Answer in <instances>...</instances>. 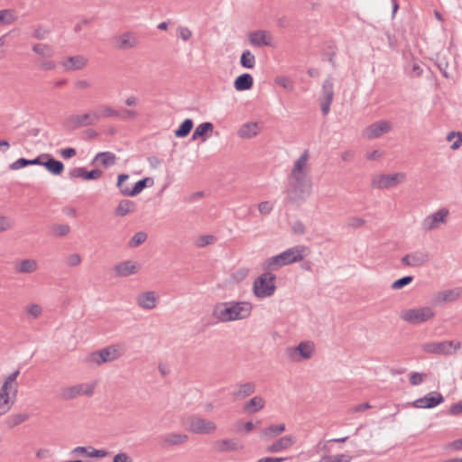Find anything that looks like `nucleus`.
<instances>
[{
  "instance_id": "22",
  "label": "nucleus",
  "mask_w": 462,
  "mask_h": 462,
  "mask_svg": "<svg viewBox=\"0 0 462 462\" xmlns=\"http://www.w3.org/2000/svg\"><path fill=\"white\" fill-rule=\"evenodd\" d=\"M71 456H85L93 458H103L109 455L105 449H97L91 446H78L70 451Z\"/></svg>"
},
{
  "instance_id": "47",
  "label": "nucleus",
  "mask_w": 462,
  "mask_h": 462,
  "mask_svg": "<svg viewBox=\"0 0 462 462\" xmlns=\"http://www.w3.org/2000/svg\"><path fill=\"white\" fill-rule=\"evenodd\" d=\"M216 241L217 238L213 235H203L198 236L194 244L197 247L201 248L209 245H213Z\"/></svg>"
},
{
  "instance_id": "54",
  "label": "nucleus",
  "mask_w": 462,
  "mask_h": 462,
  "mask_svg": "<svg viewBox=\"0 0 462 462\" xmlns=\"http://www.w3.org/2000/svg\"><path fill=\"white\" fill-rule=\"evenodd\" d=\"M412 280H413L412 276H404V277H402L401 279H398L395 282H393L392 283L391 288L393 290H401L404 286L410 284L412 282Z\"/></svg>"
},
{
  "instance_id": "4",
  "label": "nucleus",
  "mask_w": 462,
  "mask_h": 462,
  "mask_svg": "<svg viewBox=\"0 0 462 462\" xmlns=\"http://www.w3.org/2000/svg\"><path fill=\"white\" fill-rule=\"evenodd\" d=\"M20 370H15L7 375L0 388V414H5L14 404L18 393L17 377Z\"/></svg>"
},
{
  "instance_id": "34",
  "label": "nucleus",
  "mask_w": 462,
  "mask_h": 462,
  "mask_svg": "<svg viewBox=\"0 0 462 462\" xmlns=\"http://www.w3.org/2000/svg\"><path fill=\"white\" fill-rule=\"evenodd\" d=\"M261 127L257 122H250L243 125L238 130V136L244 139L252 138L259 134Z\"/></svg>"
},
{
  "instance_id": "52",
  "label": "nucleus",
  "mask_w": 462,
  "mask_h": 462,
  "mask_svg": "<svg viewBox=\"0 0 462 462\" xmlns=\"http://www.w3.org/2000/svg\"><path fill=\"white\" fill-rule=\"evenodd\" d=\"M38 67L41 70L43 71H51L57 68V64L54 60L50 58H45L39 61Z\"/></svg>"
},
{
  "instance_id": "14",
  "label": "nucleus",
  "mask_w": 462,
  "mask_h": 462,
  "mask_svg": "<svg viewBox=\"0 0 462 462\" xmlns=\"http://www.w3.org/2000/svg\"><path fill=\"white\" fill-rule=\"evenodd\" d=\"M310 253V249L303 245H299L293 247H290L287 250L282 252L280 254L285 265H290L297 262H300Z\"/></svg>"
},
{
  "instance_id": "21",
  "label": "nucleus",
  "mask_w": 462,
  "mask_h": 462,
  "mask_svg": "<svg viewBox=\"0 0 462 462\" xmlns=\"http://www.w3.org/2000/svg\"><path fill=\"white\" fill-rule=\"evenodd\" d=\"M139 43V37L136 32L133 31L125 32L116 38L117 48L120 50L134 49L137 47Z\"/></svg>"
},
{
  "instance_id": "43",
  "label": "nucleus",
  "mask_w": 462,
  "mask_h": 462,
  "mask_svg": "<svg viewBox=\"0 0 462 462\" xmlns=\"http://www.w3.org/2000/svg\"><path fill=\"white\" fill-rule=\"evenodd\" d=\"M193 128V121L189 118L185 119L180 127L175 130L174 134L178 138L186 137Z\"/></svg>"
},
{
  "instance_id": "28",
  "label": "nucleus",
  "mask_w": 462,
  "mask_h": 462,
  "mask_svg": "<svg viewBox=\"0 0 462 462\" xmlns=\"http://www.w3.org/2000/svg\"><path fill=\"white\" fill-rule=\"evenodd\" d=\"M97 124L103 118L118 117L119 112L106 104H98L93 108Z\"/></svg>"
},
{
  "instance_id": "9",
  "label": "nucleus",
  "mask_w": 462,
  "mask_h": 462,
  "mask_svg": "<svg viewBox=\"0 0 462 462\" xmlns=\"http://www.w3.org/2000/svg\"><path fill=\"white\" fill-rule=\"evenodd\" d=\"M406 180L404 172L389 174H376L372 177L371 187L377 189H388L394 188Z\"/></svg>"
},
{
  "instance_id": "41",
  "label": "nucleus",
  "mask_w": 462,
  "mask_h": 462,
  "mask_svg": "<svg viewBox=\"0 0 462 462\" xmlns=\"http://www.w3.org/2000/svg\"><path fill=\"white\" fill-rule=\"evenodd\" d=\"M18 16L14 9L0 10V27L14 23Z\"/></svg>"
},
{
  "instance_id": "19",
  "label": "nucleus",
  "mask_w": 462,
  "mask_h": 462,
  "mask_svg": "<svg viewBox=\"0 0 462 462\" xmlns=\"http://www.w3.org/2000/svg\"><path fill=\"white\" fill-rule=\"evenodd\" d=\"M159 295L153 291H143L136 295L135 302L143 310H152L157 307Z\"/></svg>"
},
{
  "instance_id": "7",
  "label": "nucleus",
  "mask_w": 462,
  "mask_h": 462,
  "mask_svg": "<svg viewBox=\"0 0 462 462\" xmlns=\"http://www.w3.org/2000/svg\"><path fill=\"white\" fill-rule=\"evenodd\" d=\"M461 342L455 340L430 341L421 345V350L427 354L452 356L461 348Z\"/></svg>"
},
{
  "instance_id": "3",
  "label": "nucleus",
  "mask_w": 462,
  "mask_h": 462,
  "mask_svg": "<svg viewBox=\"0 0 462 462\" xmlns=\"http://www.w3.org/2000/svg\"><path fill=\"white\" fill-rule=\"evenodd\" d=\"M125 346L121 344H113L97 351L88 353L84 357V363L90 367L101 366L106 363L114 362L125 355Z\"/></svg>"
},
{
  "instance_id": "64",
  "label": "nucleus",
  "mask_w": 462,
  "mask_h": 462,
  "mask_svg": "<svg viewBox=\"0 0 462 462\" xmlns=\"http://www.w3.org/2000/svg\"><path fill=\"white\" fill-rule=\"evenodd\" d=\"M448 413L453 416H457L462 414V401L458 402L457 403L453 404L449 410Z\"/></svg>"
},
{
  "instance_id": "58",
  "label": "nucleus",
  "mask_w": 462,
  "mask_h": 462,
  "mask_svg": "<svg viewBox=\"0 0 462 462\" xmlns=\"http://www.w3.org/2000/svg\"><path fill=\"white\" fill-rule=\"evenodd\" d=\"M177 34L183 42H188L192 36V32L186 26H178Z\"/></svg>"
},
{
  "instance_id": "55",
  "label": "nucleus",
  "mask_w": 462,
  "mask_h": 462,
  "mask_svg": "<svg viewBox=\"0 0 462 462\" xmlns=\"http://www.w3.org/2000/svg\"><path fill=\"white\" fill-rule=\"evenodd\" d=\"M258 210L261 215L267 216L273 210V204L268 200L262 201L258 204Z\"/></svg>"
},
{
  "instance_id": "16",
  "label": "nucleus",
  "mask_w": 462,
  "mask_h": 462,
  "mask_svg": "<svg viewBox=\"0 0 462 462\" xmlns=\"http://www.w3.org/2000/svg\"><path fill=\"white\" fill-rule=\"evenodd\" d=\"M248 42L256 48L274 47L272 32L265 30H256L247 34Z\"/></svg>"
},
{
  "instance_id": "59",
  "label": "nucleus",
  "mask_w": 462,
  "mask_h": 462,
  "mask_svg": "<svg viewBox=\"0 0 462 462\" xmlns=\"http://www.w3.org/2000/svg\"><path fill=\"white\" fill-rule=\"evenodd\" d=\"M70 231V227L65 224L55 225L52 227V232L58 236H64Z\"/></svg>"
},
{
  "instance_id": "61",
  "label": "nucleus",
  "mask_w": 462,
  "mask_h": 462,
  "mask_svg": "<svg viewBox=\"0 0 462 462\" xmlns=\"http://www.w3.org/2000/svg\"><path fill=\"white\" fill-rule=\"evenodd\" d=\"M14 226L13 221L5 216H0V233L11 229Z\"/></svg>"
},
{
  "instance_id": "35",
  "label": "nucleus",
  "mask_w": 462,
  "mask_h": 462,
  "mask_svg": "<svg viewBox=\"0 0 462 462\" xmlns=\"http://www.w3.org/2000/svg\"><path fill=\"white\" fill-rule=\"evenodd\" d=\"M214 125L210 122H205L200 125H199L195 131L192 134L191 139L193 141H196L199 138L202 139V141H206L208 134H211L213 132Z\"/></svg>"
},
{
  "instance_id": "6",
  "label": "nucleus",
  "mask_w": 462,
  "mask_h": 462,
  "mask_svg": "<svg viewBox=\"0 0 462 462\" xmlns=\"http://www.w3.org/2000/svg\"><path fill=\"white\" fill-rule=\"evenodd\" d=\"M276 276L272 273L264 271L258 276L253 284V292L258 299H264L273 296L276 291Z\"/></svg>"
},
{
  "instance_id": "27",
  "label": "nucleus",
  "mask_w": 462,
  "mask_h": 462,
  "mask_svg": "<svg viewBox=\"0 0 462 462\" xmlns=\"http://www.w3.org/2000/svg\"><path fill=\"white\" fill-rule=\"evenodd\" d=\"M296 443V438L292 435H287L275 440L267 448L270 453H278L291 448Z\"/></svg>"
},
{
  "instance_id": "37",
  "label": "nucleus",
  "mask_w": 462,
  "mask_h": 462,
  "mask_svg": "<svg viewBox=\"0 0 462 462\" xmlns=\"http://www.w3.org/2000/svg\"><path fill=\"white\" fill-rule=\"evenodd\" d=\"M136 205L134 201L129 199L121 200L115 208V215L117 217H125L130 213L134 212Z\"/></svg>"
},
{
  "instance_id": "30",
  "label": "nucleus",
  "mask_w": 462,
  "mask_h": 462,
  "mask_svg": "<svg viewBox=\"0 0 462 462\" xmlns=\"http://www.w3.org/2000/svg\"><path fill=\"white\" fill-rule=\"evenodd\" d=\"M154 181L152 178L146 177L135 183L133 189H125L122 190L123 196L134 197L138 195L144 188L152 187Z\"/></svg>"
},
{
  "instance_id": "44",
  "label": "nucleus",
  "mask_w": 462,
  "mask_h": 462,
  "mask_svg": "<svg viewBox=\"0 0 462 462\" xmlns=\"http://www.w3.org/2000/svg\"><path fill=\"white\" fill-rule=\"evenodd\" d=\"M240 64L242 67L245 69H253L255 66V57L254 55L249 51H244L241 58H240Z\"/></svg>"
},
{
  "instance_id": "2",
  "label": "nucleus",
  "mask_w": 462,
  "mask_h": 462,
  "mask_svg": "<svg viewBox=\"0 0 462 462\" xmlns=\"http://www.w3.org/2000/svg\"><path fill=\"white\" fill-rule=\"evenodd\" d=\"M253 306L248 301H223L214 305L212 317L218 322L228 323L250 317Z\"/></svg>"
},
{
  "instance_id": "31",
  "label": "nucleus",
  "mask_w": 462,
  "mask_h": 462,
  "mask_svg": "<svg viewBox=\"0 0 462 462\" xmlns=\"http://www.w3.org/2000/svg\"><path fill=\"white\" fill-rule=\"evenodd\" d=\"M256 390V385L254 382H247L237 385L236 389L233 392V397L237 400H243Z\"/></svg>"
},
{
  "instance_id": "53",
  "label": "nucleus",
  "mask_w": 462,
  "mask_h": 462,
  "mask_svg": "<svg viewBox=\"0 0 462 462\" xmlns=\"http://www.w3.org/2000/svg\"><path fill=\"white\" fill-rule=\"evenodd\" d=\"M365 219L359 217H351L346 221V226L349 228H360L365 225Z\"/></svg>"
},
{
  "instance_id": "17",
  "label": "nucleus",
  "mask_w": 462,
  "mask_h": 462,
  "mask_svg": "<svg viewBox=\"0 0 462 462\" xmlns=\"http://www.w3.org/2000/svg\"><path fill=\"white\" fill-rule=\"evenodd\" d=\"M60 64L67 72L81 70L88 66V59L81 54L67 56L60 60Z\"/></svg>"
},
{
  "instance_id": "48",
  "label": "nucleus",
  "mask_w": 462,
  "mask_h": 462,
  "mask_svg": "<svg viewBox=\"0 0 462 462\" xmlns=\"http://www.w3.org/2000/svg\"><path fill=\"white\" fill-rule=\"evenodd\" d=\"M147 239V234L145 232H137L134 235L131 240L128 243V246L131 248H135L140 245L143 244Z\"/></svg>"
},
{
  "instance_id": "57",
  "label": "nucleus",
  "mask_w": 462,
  "mask_h": 462,
  "mask_svg": "<svg viewBox=\"0 0 462 462\" xmlns=\"http://www.w3.org/2000/svg\"><path fill=\"white\" fill-rule=\"evenodd\" d=\"M275 82L282 88L287 89L288 91L293 90V82L287 77H278L276 78Z\"/></svg>"
},
{
  "instance_id": "49",
  "label": "nucleus",
  "mask_w": 462,
  "mask_h": 462,
  "mask_svg": "<svg viewBox=\"0 0 462 462\" xmlns=\"http://www.w3.org/2000/svg\"><path fill=\"white\" fill-rule=\"evenodd\" d=\"M50 32L51 31L48 27L39 24L33 29L32 37L36 40H45Z\"/></svg>"
},
{
  "instance_id": "60",
  "label": "nucleus",
  "mask_w": 462,
  "mask_h": 462,
  "mask_svg": "<svg viewBox=\"0 0 462 462\" xmlns=\"http://www.w3.org/2000/svg\"><path fill=\"white\" fill-rule=\"evenodd\" d=\"M29 165H31V162H29L28 159L20 158V159L16 160L15 162H14L13 163H11L9 165V168L12 171H17L19 169H22V168H23L25 166H29Z\"/></svg>"
},
{
  "instance_id": "42",
  "label": "nucleus",
  "mask_w": 462,
  "mask_h": 462,
  "mask_svg": "<svg viewBox=\"0 0 462 462\" xmlns=\"http://www.w3.org/2000/svg\"><path fill=\"white\" fill-rule=\"evenodd\" d=\"M32 51L42 58H51L53 55V49L46 43H35L32 46Z\"/></svg>"
},
{
  "instance_id": "46",
  "label": "nucleus",
  "mask_w": 462,
  "mask_h": 462,
  "mask_svg": "<svg viewBox=\"0 0 462 462\" xmlns=\"http://www.w3.org/2000/svg\"><path fill=\"white\" fill-rule=\"evenodd\" d=\"M285 430V424H276V425H270L269 427L265 428L263 431L264 436H267L269 438H273L281 433H282Z\"/></svg>"
},
{
  "instance_id": "36",
  "label": "nucleus",
  "mask_w": 462,
  "mask_h": 462,
  "mask_svg": "<svg viewBox=\"0 0 462 462\" xmlns=\"http://www.w3.org/2000/svg\"><path fill=\"white\" fill-rule=\"evenodd\" d=\"M265 405V401L261 396H254L245 403L243 410L246 413H255L261 411Z\"/></svg>"
},
{
  "instance_id": "8",
  "label": "nucleus",
  "mask_w": 462,
  "mask_h": 462,
  "mask_svg": "<svg viewBox=\"0 0 462 462\" xmlns=\"http://www.w3.org/2000/svg\"><path fill=\"white\" fill-rule=\"evenodd\" d=\"M315 353V344L312 341H301L295 346H289L285 349L286 358L293 363L310 359Z\"/></svg>"
},
{
  "instance_id": "24",
  "label": "nucleus",
  "mask_w": 462,
  "mask_h": 462,
  "mask_svg": "<svg viewBox=\"0 0 462 462\" xmlns=\"http://www.w3.org/2000/svg\"><path fill=\"white\" fill-rule=\"evenodd\" d=\"M189 441V436L185 433L169 432L162 437V445L164 448L184 445Z\"/></svg>"
},
{
  "instance_id": "23",
  "label": "nucleus",
  "mask_w": 462,
  "mask_h": 462,
  "mask_svg": "<svg viewBox=\"0 0 462 462\" xmlns=\"http://www.w3.org/2000/svg\"><path fill=\"white\" fill-rule=\"evenodd\" d=\"M215 450L218 452L239 451L244 448V445L236 439H222L213 443Z\"/></svg>"
},
{
  "instance_id": "62",
  "label": "nucleus",
  "mask_w": 462,
  "mask_h": 462,
  "mask_svg": "<svg viewBox=\"0 0 462 462\" xmlns=\"http://www.w3.org/2000/svg\"><path fill=\"white\" fill-rule=\"evenodd\" d=\"M81 261V256L79 254H71L67 257L66 262L69 266H77Z\"/></svg>"
},
{
  "instance_id": "32",
  "label": "nucleus",
  "mask_w": 462,
  "mask_h": 462,
  "mask_svg": "<svg viewBox=\"0 0 462 462\" xmlns=\"http://www.w3.org/2000/svg\"><path fill=\"white\" fill-rule=\"evenodd\" d=\"M71 178H83L84 180H97L102 176L100 170L95 169L88 171L85 168H74L69 171Z\"/></svg>"
},
{
  "instance_id": "15",
  "label": "nucleus",
  "mask_w": 462,
  "mask_h": 462,
  "mask_svg": "<svg viewBox=\"0 0 462 462\" xmlns=\"http://www.w3.org/2000/svg\"><path fill=\"white\" fill-rule=\"evenodd\" d=\"M392 128L393 125L391 122L387 120H381L365 127L362 134L365 139L373 140L389 133Z\"/></svg>"
},
{
  "instance_id": "40",
  "label": "nucleus",
  "mask_w": 462,
  "mask_h": 462,
  "mask_svg": "<svg viewBox=\"0 0 462 462\" xmlns=\"http://www.w3.org/2000/svg\"><path fill=\"white\" fill-rule=\"evenodd\" d=\"M43 166L53 175H60L64 171L63 163L51 157L50 154H48V158L44 162Z\"/></svg>"
},
{
  "instance_id": "12",
  "label": "nucleus",
  "mask_w": 462,
  "mask_h": 462,
  "mask_svg": "<svg viewBox=\"0 0 462 462\" xmlns=\"http://www.w3.org/2000/svg\"><path fill=\"white\" fill-rule=\"evenodd\" d=\"M96 116L93 109L84 113L71 114L68 116L64 121V126L70 130L81 127L94 126L97 125Z\"/></svg>"
},
{
  "instance_id": "51",
  "label": "nucleus",
  "mask_w": 462,
  "mask_h": 462,
  "mask_svg": "<svg viewBox=\"0 0 462 462\" xmlns=\"http://www.w3.org/2000/svg\"><path fill=\"white\" fill-rule=\"evenodd\" d=\"M352 457L347 454H337L334 457L326 456L322 457L320 462H350Z\"/></svg>"
},
{
  "instance_id": "50",
  "label": "nucleus",
  "mask_w": 462,
  "mask_h": 462,
  "mask_svg": "<svg viewBox=\"0 0 462 462\" xmlns=\"http://www.w3.org/2000/svg\"><path fill=\"white\" fill-rule=\"evenodd\" d=\"M26 312L29 317L38 319L42 313V308L37 303H31L25 307Z\"/></svg>"
},
{
  "instance_id": "11",
  "label": "nucleus",
  "mask_w": 462,
  "mask_h": 462,
  "mask_svg": "<svg viewBox=\"0 0 462 462\" xmlns=\"http://www.w3.org/2000/svg\"><path fill=\"white\" fill-rule=\"evenodd\" d=\"M449 214L448 208H441L428 215L421 221V230L428 233L440 228L448 223Z\"/></svg>"
},
{
  "instance_id": "38",
  "label": "nucleus",
  "mask_w": 462,
  "mask_h": 462,
  "mask_svg": "<svg viewBox=\"0 0 462 462\" xmlns=\"http://www.w3.org/2000/svg\"><path fill=\"white\" fill-rule=\"evenodd\" d=\"M254 85L253 77L245 73L237 77L234 82V87L237 91H245L250 89Z\"/></svg>"
},
{
  "instance_id": "20",
  "label": "nucleus",
  "mask_w": 462,
  "mask_h": 462,
  "mask_svg": "<svg viewBox=\"0 0 462 462\" xmlns=\"http://www.w3.org/2000/svg\"><path fill=\"white\" fill-rule=\"evenodd\" d=\"M444 402V398L439 392H431L424 397L419 398L412 402V406L418 409H430Z\"/></svg>"
},
{
  "instance_id": "45",
  "label": "nucleus",
  "mask_w": 462,
  "mask_h": 462,
  "mask_svg": "<svg viewBox=\"0 0 462 462\" xmlns=\"http://www.w3.org/2000/svg\"><path fill=\"white\" fill-rule=\"evenodd\" d=\"M334 90L333 81L330 78L327 79L322 85V99L327 101H333Z\"/></svg>"
},
{
  "instance_id": "26",
  "label": "nucleus",
  "mask_w": 462,
  "mask_h": 462,
  "mask_svg": "<svg viewBox=\"0 0 462 462\" xmlns=\"http://www.w3.org/2000/svg\"><path fill=\"white\" fill-rule=\"evenodd\" d=\"M139 270L137 263L134 261H124L114 266V272L116 276L127 277L135 274Z\"/></svg>"
},
{
  "instance_id": "39",
  "label": "nucleus",
  "mask_w": 462,
  "mask_h": 462,
  "mask_svg": "<svg viewBox=\"0 0 462 462\" xmlns=\"http://www.w3.org/2000/svg\"><path fill=\"white\" fill-rule=\"evenodd\" d=\"M116 156L115 153H113L111 152H98L93 160L94 163L100 164L104 167H108V166L114 165L116 163Z\"/></svg>"
},
{
  "instance_id": "33",
  "label": "nucleus",
  "mask_w": 462,
  "mask_h": 462,
  "mask_svg": "<svg viewBox=\"0 0 462 462\" xmlns=\"http://www.w3.org/2000/svg\"><path fill=\"white\" fill-rule=\"evenodd\" d=\"M283 266H286V265H285V263L282 260V257L281 256L280 254L271 256V257H268L262 263L263 270L269 272V273L278 271L279 269H281Z\"/></svg>"
},
{
  "instance_id": "63",
  "label": "nucleus",
  "mask_w": 462,
  "mask_h": 462,
  "mask_svg": "<svg viewBox=\"0 0 462 462\" xmlns=\"http://www.w3.org/2000/svg\"><path fill=\"white\" fill-rule=\"evenodd\" d=\"M113 462H134V461L128 454H126L125 452H121V453L116 454L114 457Z\"/></svg>"
},
{
  "instance_id": "13",
  "label": "nucleus",
  "mask_w": 462,
  "mask_h": 462,
  "mask_svg": "<svg viewBox=\"0 0 462 462\" xmlns=\"http://www.w3.org/2000/svg\"><path fill=\"white\" fill-rule=\"evenodd\" d=\"M217 424L202 417L192 416L189 419L188 429L195 434H212L217 430Z\"/></svg>"
},
{
  "instance_id": "18",
  "label": "nucleus",
  "mask_w": 462,
  "mask_h": 462,
  "mask_svg": "<svg viewBox=\"0 0 462 462\" xmlns=\"http://www.w3.org/2000/svg\"><path fill=\"white\" fill-rule=\"evenodd\" d=\"M430 261V254L426 251L417 250L405 254L402 259V264L408 267H420Z\"/></svg>"
},
{
  "instance_id": "10",
  "label": "nucleus",
  "mask_w": 462,
  "mask_h": 462,
  "mask_svg": "<svg viewBox=\"0 0 462 462\" xmlns=\"http://www.w3.org/2000/svg\"><path fill=\"white\" fill-rule=\"evenodd\" d=\"M96 386V382L65 386L60 389V396L64 401H70L82 395L90 397L94 394Z\"/></svg>"
},
{
  "instance_id": "29",
  "label": "nucleus",
  "mask_w": 462,
  "mask_h": 462,
  "mask_svg": "<svg viewBox=\"0 0 462 462\" xmlns=\"http://www.w3.org/2000/svg\"><path fill=\"white\" fill-rule=\"evenodd\" d=\"M39 269V263L36 260L27 258L16 263L14 270L18 273L27 274L35 273Z\"/></svg>"
},
{
  "instance_id": "56",
  "label": "nucleus",
  "mask_w": 462,
  "mask_h": 462,
  "mask_svg": "<svg viewBox=\"0 0 462 462\" xmlns=\"http://www.w3.org/2000/svg\"><path fill=\"white\" fill-rule=\"evenodd\" d=\"M427 374L424 373L413 372L410 374L409 381L411 385H419L425 380Z\"/></svg>"
},
{
  "instance_id": "5",
  "label": "nucleus",
  "mask_w": 462,
  "mask_h": 462,
  "mask_svg": "<svg viewBox=\"0 0 462 462\" xmlns=\"http://www.w3.org/2000/svg\"><path fill=\"white\" fill-rule=\"evenodd\" d=\"M436 316L435 310L430 306L404 309L400 312V319L413 326L432 320Z\"/></svg>"
},
{
  "instance_id": "25",
  "label": "nucleus",
  "mask_w": 462,
  "mask_h": 462,
  "mask_svg": "<svg viewBox=\"0 0 462 462\" xmlns=\"http://www.w3.org/2000/svg\"><path fill=\"white\" fill-rule=\"evenodd\" d=\"M462 296V289L455 288L439 291L434 295L433 300L436 304H444L457 300Z\"/></svg>"
},
{
  "instance_id": "1",
  "label": "nucleus",
  "mask_w": 462,
  "mask_h": 462,
  "mask_svg": "<svg viewBox=\"0 0 462 462\" xmlns=\"http://www.w3.org/2000/svg\"><path fill=\"white\" fill-rule=\"evenodd\" d=\"M310 152L305 150L294 162L290 174L287 177L285 189L286 199L289 203L300 205L305 202L312 193L311 168L309 163Z\"/></svg>"
}]
</instances>
